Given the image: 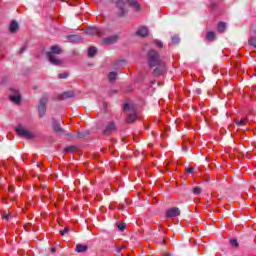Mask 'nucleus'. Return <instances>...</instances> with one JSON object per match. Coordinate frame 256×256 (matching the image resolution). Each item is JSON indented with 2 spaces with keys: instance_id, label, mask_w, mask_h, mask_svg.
Returning a JSON list of instances; mask_svg holds the SVG:
<instances>
[{
  "instance_id": "nucleus-30",
  "label": "nucleus",
  "mask_w": 256,
  "mask_h": 256,
  "mask_svg": "<svg viewBox=\"0 0 256 256\" xmlns=\"http://www.w3.org/2000/svg\"><path fill=\"white\" fill-rule=\"evenodd\" d=\"M59 79H67L69 77V74L67 72L58 74Z\"/></svg>"
},
{
  "instance_id": "nucleus-29",
  "label": "nucleus",
  "mask_w": 256,
  "mask_h": 256,
  "mask_svg": "<svg viewBox=\"0 0 256 256\" xmlns=\"http://www.w3.org/2000/svg\"><path fill=\"white\" fill-rule=\"evenodd\" d=\"M116 225H117L119 231H125V229H127V224H125V223H117Z\"/></svg>"
},
{
  "instance_id": "nucleus-19",
  "label": "nucleus",
  "mask_w": 256,
  "mask_h": 256,
  "mask_svg": "<svg viewBox=\"0 0 256 256\" xmlns=\"http://www.w3.org/2000/svg\"><path fill=\"white\" fill-rule=\"evenodd\" d=\"M67 39L70 43H77V41H81V36L78 35H69Z\"/></svg>"
},
{
  "instance_id": "nucleus-9",
  "label": "nucleus",
  "mask_w": 256,
  "mask_h": 256,
  "mask_svg": "<svg viewBox=\"0 0 256 256\" xmlns=\"http://www.w3.org/2000/svg\"><path fill=\"white\" fill-rule=\"evenodd\" d=\"M75 97V92L66 91L57 96L58 101H65V99H73Z\"/></svg>"
},
{
  "instance_id": "nucleus-38",
  "label": "nucleus",
  "mask_w": 256,
  "mask_h": 256,
  "mask_svg": "<svg viewBox=\"0 0 256 256\" xmlns=\"http://www.w3.org/2000/svg\"><path fill=\"white\" fill-rule=\"evenodd\" d=\"M122 250H123V248H117L116 249V252L118 253V255H119V253H121Z\"/></svg>"
},
{
  "instance_id": "nucleus-3",
  "label": "nucleus",
  "mask_w": 256,
  "mask_h": 256,
  "mask_svg": "<svg viewBox=\"0 0 256 256\" xmlns=\"http://www.w3.org/2000/svg\"><path fill=\"white\" fill-rule=\"evenodd\" d=\"M49 93H45L42 95V97L39 100L38 103V115L40 118L45 117V113H47V103H49L50 99Z\"/></svg>"
},
{
  "instance_id": "nucleus-8",
  "label": "nucleus",
  "mask_w": 256,
  "mask_h": 256,
  "mask_svg": "<svg viewBox=\"0 0 256 256\" xmlns=\"http://www.w3.org/2000/svg\"><path fill=\"white\" fill-rule=\"evenodd\" d=\"M179 215H181V210L179 209V207H172L166 211V217L168 219L179 217Z\"/></svg>"
},
{
  "instance_id": "nucleus-6",
  "label": "nucleus",
  "mask_w": 256,
  "mask_h": 256,
  "mask_svg": "<svg viewBox=\"0 0 256 256\" xmlns=\"http://www.w3.org/2000/svg\"><path fill=\"white\" fill-rule=\"evenodd\" d=\"M116 7L118 9V15L120 17H125V15H127V8H125V1L118 0L116 2Z\"/></svg>"
},
{
  "instance_id": "nucleus-4",
  "label": "nucleus",
  "mask_w": 256,
  "mask_h": 256,
  "mask_svg": "<svg viewBox=\"0 0 256 256\" xmlns=\"http://www.w3.org/2000/svg\"><path fill=\"white\" fill-rule=\"evenodd\" d=\"M15 131L18 137H24V139H35V134H32L31 131L25 129L22 124L16 126Z\"/></svg>"
},
{
  "instance_id": "nucleus-13",
  "label": "nucleus",
  "mask_w": 256,
  "mask_h": 256,
  "mask_svg": "<svg viewBox=\"0 0 256 256\" xmlns=\"http://www.w3.org/2000/svg\"><path fill=\"white\" fill-rule=\"evenodd\" d=\"M251 33H253V36L249 38L248 43L251 47L256 49V30H251Z\"/></svg>"
},
{
  "instance_id": "nucleus-21",
  "label": "nucleus",
  "mask_w": 256,
  "mask_h": 256,
  "mask_svg": "<svg viewBox=\"0 0 256 256\" xmlns=\"http://www.w3.org/2000/svg\"><path fill=\"white\" fill-rule=\"evenodd\" d=\"M95 55H97V48L92 46L88 49V57L93 58Z\"/></svg>"
},
{
  "instance_id": "nucleus-10",
  "label": "nucleus",
  "mask_w": 256,
  "mask_h": 256,
  "mask_svg": "<svg viewBox=\"0 0 256 256\" xmlns=\"http://www.w3.org/2000/svg\"><path fill=\"white\" fill-rule=\"evenodd\" d=\"M117 41H119V35L117 34L103 39L104 45H115Z\"/></svg>"
},
{
  "instance_id": "nucleus-5",
  "label": "nucleus",
  "mask_w": 256,
  "mask_h": 256,
  "mask_svg": "<svg viewBox=\"0 0 256 256\" xmlns=\"http://www.w3.org/2000/svg\"><path fill=\"white\" fill-rule=\"evenodd\" d=\"M52 129L56 135H67L68 137H71V134L65 133V129L61 127V122L55 120V118L52 119Z\"/></svg>"
},
{
  "instance_id": "nucleus-35",
  "label": "nucleus",
  "mask_w": 256,
  "mask_h": 256,
  "mask_svg": "<svg viewBox=\"0 0 256 256\" xmlns=\"http://www.w3.org/2000/svg\"><path fill=\"white\" fill-rule=\"evenodd\" d=\"M2 219H6V221H9V214L2 215Z\"/></svg>"
},
{
  "instance_id": "nucleus-23",
  "label": "nucleus",
  "mask_w": 256,
  "mask_h": 256,
  "mask_svg": "<svg viewBox=\"0 0 256 256\" xmlns=\"http://www.w3.org/2000/svg\"><path fill=\"white\" fill-rule=\"evenodd\" d=\"M115 79H117V73L116 72H110L108 74V81L110 83H114Z\"/></svg>"
},
{
  "instance_id": "nucleus-42",
  "label": "nucleus",
  "mask_w": 256,
  "mask_h": 256,
  "mask_svg": "<svg viewBox=\"0 0 256 256\" xmlns=\"http://www.w3.org/2000/svg\"><path fill=\"white\" fill-rule=\"evenodd\" d=\"M25 51V48H22V52Z\"/></svg>"
},
{
  "instance_id": "nucleus-24",
  "label": "nucleus",
  "mask_w": 256,
  "mask_h": 256,
  "mask_svg": "<svg viewBox=\"0 0 256 256\" xmlns=\"http://www.w3.org/2000/svg\"><path fill=\"white\" fill-rule=\"evenodd\" d=\"M226 27H227V24L225 22H219L218 31H220V33H224Z\"/></svg>"
},
{
  "instance_id": "nucleus-27",
  "label": "nucleus",
  "mask_w": 256,
  "mask_h": 256,
  "mask_svg": "<svg viewBox=\"0 0 256 256\" xmlns=\"http://www.w3.org/2000/svg\"><path fill=\"white\" fill-rule=\"evenodd\" d=\"M202 192H203V190L199 186H196L193 188L194 195H201Z\"/></svg>"
},
{
  "instance_id": "nucleus-33",
  "label": "nucleus",
  "mask_w": 256,
  "mask_h": 256,
  "mask_svg": "<svg viewBox=\"0 0 256 256\" xmlns=\"http://www.w3.org/2000/svg\"><path fill=\"white\" fill-rule=\"evenodd\" d=\"M155 45H156V47H163V42H161V41H156L155 42Z\"/></svg>"
},
{
  "instance_id": "nucleus-28",
  "label": "nucleus",
  "mask_w": 256,
  "mask_h": 256,
  "mask_svg": "<svg viewBox=\"0 0 256 256\" xmlns=\"http://www.w3.org/2000/svg\"><path fill=\"white\" fill-rule=\"evenodd\" d=\"M230 245H232L233 247H235V249H237V247H239V241H237V239L232 238L230 239Z\"/></svg>"
},
{
  "instance_id": "nucleus-15",
  "label": "nucleus",
  "mask_w": 256,
  "mask_h": 256,
  "mask_svg": "<svg viewBox=\"0 0 256 256\" xmlns=\"http://www.w3.org/2000/svg\"><path fill=\"white\" fill-rule=\"evenodd\" d=\"M10 100L15 103L16 105H19L21 103V95L19 93H16L14 95H10Z\"/></svg>"
},
{
  "instance_id": "nucleus-39",
  "label": "nucleus",
  "mask_w": 256,
  "mask_h": 256,
  "mask_svg": "<svg viewBox=\"0 0 256 256\" xmlns=\"http://www.w3.org/2000/svg\"><path fill=\"white\" fill-rule=\"evenodd\" d=\"M119 209H121V211H123V209H125V205L121 204V205L119 206Z\"/></svg>"
},
{
  "instance_id": "nucleus-7",
  "label": "nucleus",
  "mask_w": 256,
  "mask_h": 256,
  "mask_svg": "<svg viewBox=\"0 0 256 256\" xmlns=\"http://www.w3.org/2000/svg\"><path fill=\"white\" fill-rule=\"evenodd\" d=\"M86 35H105V31L97 26H92L86 29Z\"/></svg>"
},
{
  "instance_id": "nucleus-20",
  "label": "nucleus",
  "mask_w": 256,
  "mask_h": 256,
  "mask_svg": "<svg viewBox=\"0 0 256 256\" xmlns=\"http://www.w3.org/2000/svg\"><path fill=\"white\" fill-rule=\"evenodd\" d=\"M87 249H88L87 245H82V244L76 245L77 253H85V251H87Z\"/></svg>"
},
{
  "instance_id": "nucleus-32",
  "label": "nucleus",
  "mask_w": 256,
  "mask_h": 256,
  "mask_svg": "<svg viewBox=\"0 0 256 256\" xmlns=\"http://www.w3.org/2000/svg\"><path fill=\"white\" fill-rule=\"evenodd\" d=\"M238 127H243L245 125V120H240L236 123Z\"/></svg>"
},
{
  "instance_id": "nucleus-14",
  "label": "nucleus",
  "mask_w": 256,
  "mask_h": 256,
  "mask_svg": "<svg viewBox=\"0 0 256 256\" xmlns=\"http://www.w3.org/2000/svg\"><path fill=\"white\" fill-rule=\"evenodd\" d=\"M10 33H15L16 31H19V23L15 20H13L11 23H10Z\"/></svg>"
},
{
  "instance_id": "nucleus-26",
  "label": "nucleus",
  "mask_w": 256,
  "mask_h": 256,
  "mask_svg": "<svg viewBox=\"0 0 256 256\" xmlns=\"http://www.w3.org/2000/svg\"><path fill=\"white\" fill-rule=\"evenodd\" d=\"M172 43L173 45H179V43H181V38H179V35L172 36Z\"/></svg>"
},
{
  "instance_id": "nucleus-17",
  "label": "nucleus",
  "mask_w": 256,
  "mask_h": 256,
  "mask_svg": "<svg viewBox=\"0 0 256 256\" xmlns=\"http://www.w3.org/2000/svg\"><path fill=\"white\" fill-rule=\"evenodd\" d=\"M215 39H217V35L215 34V32L209 31V32L206 34V40H207V41L212 42V41H215Z\"/></svg>"
},
{
  "instance_id": "nucleus-40",
  "label": "nucleus",
  "mask_w": 256,
  "mask_h": 256,
  "mask_svg": "<svg viewBox=\"0 0 256 256\" xmlns=\"http://www.w3.org/2000/svg\"><path fill=\"white\" fill-rule=\"evenodd\" d=\"M50 251H51V253H55V251H56L55 247H52V248L50 249Z\"/></svg>"
},
{
  "instance_id": "nucleus-36",
  "label": "nucleus",
  "mask_w": 256,
  "mask_h": 256,
  "mask_svg": "<svg viewBox=\"0 0 256 256\" xmlns=\"http://www.w3.org/2000/svg\"><path fill=\"white\" fill-rule=\"evenodd\" d=\"M194 92H196L197 95H201V89L200 88H196L194 90Z\"/></svg>"
},
{
  "instance_id": "nucleus-2",
  "label": "nucleus",
  "mask_w": 256,
  "mask_h": 256,
  "mask_svg": "<svg viewBox=\"0 0 256 256\" xmlns=\"http://www.w3.org/2000/svg\"><path fill=\"white\" fill-rule=\"evenodd\" d=\"M62 51L59 46H52L50 51L46 53L47 59H49L52 65L61 66L63 65V60L58 59L55 55H61Z\"/></svg>"
},
{
  "instance_id": "nucleus-12",
  "label": "nucleus",
  "mask_w": 256,
  "mask_h": 256,
  "mask_svg": "<svg viewBox=\"0 0 256 256\" xmlns=\"http://www.w3.org/2000/svg\"><path fill=\"white\" fill-rule=\"evenodd\" d=\"M136 35H138V37H147L149 36V29L143 26L138 29V31L136 32Z\"/></svg>"
},
{
  "instance_id": "nucleus-18",
  "label": "nucleus",
  "mask_w": 256,
  "mask_h": 256,
  "mask_svg": "<svg viewBox=\"0 0 256 256\" xmlns=\"http://www.w3.org/2000/svg\"><path fill=\"white\" fill-rule=\"evenodd\" d=\"M135 121H137V112L133 111L132 113H130L128 115L127 122L128 123H135Z\"/></svg>"
},
{
  "instance_id": "nucleus-31",
  "label": "nucleus",
  "mask_w": 256,
  "mask_h": 256,
  "mask_svg": "<svg viewBox=\"0 0 256 256\" xmlns=\"http://www.w3.org/2000/svg\"><path fill=\"white\" fill-rule=\"evenodd\" d=\"M66 233H69V227H65L63 230L60 231V235L65 236Z\"/></svg>"
},
{
  "instance_id": "nucleus-1",
  "label": "nucleus",
  "mask_w": 256,
  "mask_h": 256,
  "mask_svg": "<svg viewBox=\"0 0 256 256\" xmlns=\"http://www.w3.org/2000/svg\"><path fill=\"white\" fill-rule=\"evenodd\" d=\"M147 63L149 69H154L152 75L154 77H161L167 73V65L165 61L161 58L159 52L151 49L147 52Z\"/></svg>"
},
{
  "instance_id": "nucleus-41",
  "label": "nucleus",
  "mask_w": 256,
  "mask_h": 256,
  "mask_svg": "<svg viewBox=\"0 0 256 256\" xmlns=\"http://www.w3.org/2000/svg\"><path fill=\"white\" fill-rule=\"evenodd\" d=\"M165 256L169 255L168 253H164Z\"/></svg>"
},
{
  "instance_id": "nucleus-11",
  "label": "nucleus",
  "mask_w": 256,
  "mask_h": 256,
  "mask_svg": "<svg viewBox=\"0 0 256 256\" xmlns=\"http://www.w3.org/2000/svg\"><path fill=\"white\" fill-rule=\"evenodd\" d=\"M115 129H116L115 122H109L105 130L103 131V135H111V132L115 131Z\"/></svg>"
},
{
  "instance_id": "nucleus-25",
  "label": "nucleus",
  "mask_w": 256,
  "mask_h": 256,
  "mask_svg": "<svg viewBox=\"0 0 256 256\" xmlns=\"http://www.w3.org/2000/svg\"><path fill=\"white\" fill-rule=\"evenodd\" d=\"M73 151H77L76 146H67L64 148V153H73Z\"/></svg>"
},
{
  "instance_id": "nucleus-37",
  "label": "nucleus",
  "mask_w": 256,
  "mask_h": 256,
  "mask_svg": "<svg viewBox=\"0 0 256 256\" xmlns=\"http://www.w3.org/2000/svg\"><path fill=\"white\" fill-rule=\"evenodd\" d=\"M129 109V104H124V111H127Z\"/></svg>"
},
{
  "instance_id": "nucleus-16",
  "label": "nucleus",
  "mask_w": 256,
  "mask_h": 256,
  "mask_svg": "<svg viewBox=\"0 0 256 256\" xmlns=\"http://www.w3.org/2000/svg\"><path fill=\"white\" fill-rule=\"evenodd\" d=\"M89 131L77 132L76 135L72 136L73 139H85L88 137Z\"/></svg>"
},
{
  "instance_id": "nucleus-22",
  "label": "nucleus",
  "mask_w": 256,
  "mask_h": 256,
  "mask_svg": "<svg viewBox=\"0 0 256 256\" xmlns=\"http://www.w3.org/2000/svg\"><path fill=\"white\" fill-rule=\"evenodd\" d=\"M129 5H131L132 7H135L136 11H139L141 9V7L139 6V2L135 1V0H127Z\"/></svg>"
},
{
  "instance_id": "nucleus-34",
  "label": "nucleus",
  "mask_w": 256,
  "mask_h": 256,
  "mask_svg": "<svg viewBox=\"0 0 256 256\" xmlns=\"http://www.w3.org/2000/svg\"><path fill=\"white\" fill-rule=\"evenodd\" d=\"M187 173H193L194 169L193 167L189 166L188 168H186Z\"/></svg>"
}]
</instances>
